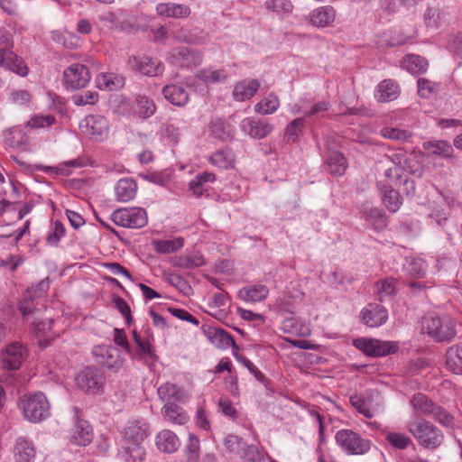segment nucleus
<instances>
[{"label":"nucleus","mask_w":462,"mask_h":462,"mask_svg":"<svg viewBox=\"0 0 462 462\" xmlns=\"http://www.w3.org/2000/svg\"><path fill=\"white\" fill-rule=\"evenodd\" d=\"M406 429L426 449L434 450L443 444V432L430 421L422 418L410 420L406 423Z\"/></svg>","instance_id":"1"},{"label":"nucleus","mask_w":462,"mask_h":462,"mask_svg":"<svg viewBox=\"0 0 462 462\" xmlns=\"http://www.w3.org/2000/svg\"><path fill=\"white\" fill-rule=\"evenodd\" d=\"M19 407L23 411L24 418L33 423L44 420L51 414L50 402L41 392L21 397Z\"/></svg>","instance_id":"2"},{"label":"nucleus","mask_w":462,"mask_h":462,"mask_svg":"<svg viewBox=\"0 0 462 462\" xmlns=\"http://www.w3.org/2000/svg\"><path fill=\"white\" fill-rule=\"evenodd\" d=\"M422 330L439 342L449 341L456 336L455 324L448 317L428 314L422 319Z\"/></svg>","instance_id":"3"},{"label":"nucleus","mask_w":462,"mask_h":462,"mask_svg":"<svg viewBox=\"0 0 462 462\" xmlns=\"http://www.w3.org/2000/svg\"><path fill=\"white\" fill-rule=\"evenodd\" d=\"M336 442L347 455H364L370 450L371 442L351 430H340L336 433Z\"/></svg>","instance_id":"4"},{"label":"nucleus","mask_w":462,"mask_h":462,"mask_svg":"<svg viewBox=\"0 0 462 462\" xmlns=\"http://www.w3.org/2000/svg\"><path fill=\"white\" fill-rule=\"evenodd\" d=\"M110 218L116 226L125 228H142L147 224V213L142 208L116 209Z\"/></svg>","instance_id":"5"},{"label":"nucleus","mask_w":462,"mask_h":462,"mask_svg":"<svg viewBox=\"0 0 462 462\" xmlns=\"http://www.w3.org/2000/svg\"><path fill=\"white\" fill-rule=\"evenodd\" d=\"M97 363L113 373L118 372L125 362L122 352L113 346H97L93 349Z\"/></svg>","instance_id":"6"},{"label":"nucleus","mask_w":462,"mask_h":462,"mask_svg":"<svg viewBox=\"0 0 462 462\" xmlns=\"http://www.w3.org/2000/svg\"><path fill=\"white\" fill-rule=\"evenodd\" d=\"M76 383L79 388L88 393H98L103 390L105 376L98 368L87 366L79 372Z\"/></svg>","instance_id":"7"},{"label":"nucleus","mask_w":462,"mask_h":462,"mask_svg":"<svg viewBox=\"0 0 462 462\" xmlns=\"http://www.w3.org/2000/svg\"><path fill=\"white\" fill-rule=\"evenodd\" d=\"M91 75L87 66L75 63L63 72V84L68 90L84 88L89 83Z\"/></svg>","instance_id":"8"},{"label":"nucleus","mask_w":462,"mask_h":462,"mask_svg":"<svg viewBox=\"0 0 462 462\" xmlns=\"http://www.w3.org/2000/svg\"><path fill=\"white\" fill-rule=\"evenodd\" d=\"M127 64L133 71L149 77L161 75L164 70L161 61L145 55L132 56L128 59Z\"/></svg>","instance_id":"9"},{"label":"nucleus","mask_w":462,"mask_h":462,"mask_svg":"<svg viewBox=\"0 0 462 462\" xmlns=\"http://www.w3.org/2000/svg\"><path fill=\"white\" fill-rule=\"evenodd\" d=\"M361 321L369 328H378L388 320V310L381 304L372 302L360 312Z\"/></svg>","instance_id":"10"},{"label":"nucleus","mask_w":462,"mask_h":462,"mask_svg":"<svg viewBox=\"0 0 462 462\" xmlns=\"http://www.w3.org/2000/svg\"><path fill=\"white\" fill-rule=\"evenodd\" d=\"M170 62L182 68H191L200 65L201 54L194 50L181 46L172 49L168 57Z\"/></svg>","instance_id":"11"},{"label":"nucleus","mask_w":462,"mask_h":462,"mask_svg":"<svg viewBox=\"0 0 462 462\" xmlns=\"http://www.w3.org/2000/svg\"><path fill=\"white\" fill-rule=\"evenodd\" d=\"M242 130L251 137L262 139L267 136L273 129V126L264 119L245 118L240 125Z\"/></svg>","instance_id":"12"},{"label":"nucleus","mask_w":462,"mask_h":462,"mask_svg":"<svg viewBox=\"0 0 462 462\" xmlns=\"http://www.w3.org/2000/svg\"><path fill=\"white\" fill-rule=\"evenodd\" d=\"M3 366L5 369L16 370L25 358V351L19 343L10 344L2 354Z\"/></svg>","instance_id":"13"},{"label":"nucleus","mask_w":462,"mask_h":462,"mask_svg":"<svg viewBox=\"0 0 462 462\" xmlns=\"http://www.w3.org/2000/svg\"><path fill=\"white\" fill-rule=\"evenodd\" d=\"M155 11L159 16L174 19L187 18L190 14V8L188 5L172 2L159 3Z\"/></svg>","instance_id":"14"},{"label":"nucleus","mask_w":462,"mask_h":462,"mask_svg":"<svg viewBox=\"0 0 462 462\" xmlns=\"http://www.w3.org/2000/svg\"><path fill=\"white\" fill-rule=\"evenodd\" d=\"M205 334L207 337L219 348L226 349L232 346L233 350L237 351L239 349L233 337L223 328L208 327V329L205 330Z\"/></svg>","instance_id":"15"},{"label":"nucleus","mask_w":462,"mask_h":462,"mask_svg":"<svg viewBox=\"0 0 462 462\" xmlns=\"http://www.w3.org/2000/svg\"><path fill=\"white\" fill-rule=\"evenodd\" d=\"M36 457V450L32 441L20 437L16 439L14 448V457L15 462H33Z\"/></svg>","instance_id":"16"},{"label":"nucleus","mask_w":462,"mask_h":462,"mask_svg":"<svg viewBox=\"0 0 462 462\" xmlns=\"http://www.w3.org/2000/svg\"><path fill=\"white\" fill-rule=\"evenodd\" d=\"M93 439V431L90 424L84 420H78L74 428L69 441L78 446H86L91 442Z\"/></svg>","instance_id":"17"},{"label":"nucleus","mask_w":462,"mask_h":462,"mask_svg":"<svg viewBox=\"0 0 462 462\" xmlns=\"http://www.w3.org/2000/svg\"><path fill=\"white\" fill-rule=\"evenodd\" d=\"M137 193V184L132 178L120 179L115 185L116 199L119 202L134 199Z\"/></svg>","instance_id":"18"},{"label":"nucleus","mask_w":462,"mask_h":462,"mask_svg":"<svg viewBox=\"0 0 462 462\" xmlns=\"http://www.w3.org/2000/svg\"><path fill=\"white\" fill-rule=\"evenodd\" d=\"M149 425L143 420H136L128 423L125 430L126 441L132 444L142 443L148 436Z\"/></svg>","instance_id":"19"},{"label":"nucleus","mask_w":462,"mask_h":462,"mask_svg":"<svg viewBox=\"0 0 462 462\" xmlns=\"http://www.w3.org/2000/svg\"><path fill=\"white\" fill-rule=\"evenodd\" d=\"M260 83L257 79H245L237 82L233 90V97L241 102L251 98L258 90Z\"/></svg>","instance_id":"20"},{"label":"nucleus","mask_w":462,"mask_h":462,"mask_svg":"<svg viewBox=\"0 0 462 462\" xmlns=\"http://www.w3.org/2000/svg\"><path fill=\"white\" fill-rule=\"evenodd\" d=\"M336 18V11L330 5H325L314 9L310 14V22L316 27H327L331 25Z\"/></svg>","instance_id":"21"},{"label":"nucleus","mask_w":462,"mask_h":462,"mask_svg":"<svg viewBox=\"0 0 462 462\" xmlns=\"http://www.w3.org/2000/svg\"><path fill=\"white\" fill-rule=\"evenodd\" d=\"M327 166L329 174L340 177L346 172L347 161L340 152L329 150L327 154Z\"/></svg>","instance_id":"22"},{"label":"nucleus","mask_w":462,"mask_h":462,"mask_svg":"<svg viewBox=\"0 0 462 462\" xmlns=\"http://www.w3.org/2000/svg\"><path fill=\"white\" fill-rule=\"evenodd\" d=\"M269 289L263 284H254L243 287L238 291V297L245 302H259L267 298Z\"/></svg>","instance_id":"23"},{"label":"nucleus","mask_w":462,"mask_h":462,"mask_svg":"<svg viewBox=\"0 0 462 462\" xmlns=\"http://www.w3.org/2000/svg\"><path fill=\"white\" fill-rule=\"evenodd\" d=\"M88 134L96 140H103L108 132V121L102 116H91L86 119Z\"/></svg>","instance_id":"24"},{"label":"nucleus","mask_w":462,"mask_h":462,"mask_svg":"<svg viewBox=\"0 0 462 462\" xmlns=\"http://www.w3.org/2000/svg\"><path fill=\"white\" fill-rule=\"evenodd\" d=\"M162 94L171 104L177 106H183L189 101V94L181 86L167 85L162 88Z\"/></svg>","instance_id":"25"},{"label":"nucleus","mask_w":462,"mask_h":462,"mask_svg":"<svg viewBox=\"0 0 462 462\" xmlns=\"http://www.w3.org/2000/svg\"><path fill=\"white\" fill-rule=\"evenodd\" d=\"M400 95V88L393 79H384L378 86L375 97L380 102H390Z\"/></svg>","instance_id":"26"},{"label":"nucleus","mask_w":462,"mask_h":462,"mask_svg":"<svg viewBox=\"0 0 462 462\" xmlns=\"http://www.w3.org/2000/svg\"><path fill=\"white\" fill-rule=\"evenodd\" d=\"M210 136L220 141H230L234 138L232 126L220 118L213 119L209 124Z\"/></svg>","instance_id":"27"},{"label":"nucleus","mask_w":462,"mask_h":462,"mask_svg":"<svg viewBox=\"0 0 462 462\" xmlns=\"http://www.w3.org/2000/svg\"><path fill=\"white\" fill-rule=\"evenodd\" d=\"M156 446L164 453H173L180 447V440L174 432L164 430L156 436Z\"/></svg>","instance_id":"28"},{"label":"nucleus","mask_w":462,"mask_h":462,"mask_svg":"<svg viewBox=\"0 0 462 462\" xmlns=\"http://www.w3.org/2000/svg\"><path fill=\"white\" fill-rule=\"evenodd\" d=\"M361 213L366 221L371 223L376 231H381L386 227V217L379 208L370 207L368 204L363 205Z\"/></svg>","instance_id":"29"},{"label":"nucleus","mask_w":462,"mask_h":462,"mask_svg":"<svg viewBox=\"0 0 462 462\" xmlns=\"http://www.w3.org/2000/svg\"><path fill=\"white\" fill-rule=\"evenodd\" d=\"M162 414L166 420L179 425L185 424L189 419L187 413L175 402L165 403Z\"/></svg>","instance_id":"30"},{"label":"nucleus","mask_w":462,"mask_h":462,"mask_svg":"<svg viewBox=\"0 0 462 462\" xmlns=\"http://www.w3.org/2000/svg\"><path fill=\"white\" fill-rule=\"evenodd\" d=\"M215 175L209 172H203L197 175L189 182V190L192 191L197 197L202 196L208 192L210 188V183L214 182Z\"/></svg>","instance_id":"31"},{"label":"nucleus","mask_w":462,"mask_h":462,"mask_svg":"<svg viewBox=\"0 0 462 462\" xmlns=\"http://www.w3.org/2000/svg\"><path fill=\"white\" fill-rule=\"evenodd\" d=\"M446 365L452 373L462 374V343L448 348L447 351Z\"/></svg>","instance_id":"32"},{"label":"nucleus","mask_w":462,"mask_h":462,"mask_svg":"<svg viewBox=\"0 0 462 462\" xmlns=\"http://www.w3.org/2000/svg\"><path fill=\"white\" fill-rule=\"evenodd\" d=\"M423 148L428 151L429 153L444 158L451 157L454 152L452 145L448 141L444 140L425 142L423 143Z\"/></svg>","instance_id":"33"},{"label":"nucleus","mask_w":462,"mask_h":462,"mask_svg":"<svg viewBox=\"0 0 462 462\" xmlns=\"http://www.w3.org/2000/svg\"><path fill=\"white\" fill-rule=\"evenodd\" d=\"M5 143L13 148H22L27 145L29 137L19 128L6 130L4 134Z\"/></svg>","instance_id":"34"},{"label":"nucleus","mask_w":462,"mask_h":462,"mask_svg":"<svg viewBox=\"0 0 462 462\" xmlns=\"http://www.w3.org/2000/svg\"><path fill=\"white\" fill-rule=\"evenodd\" d=\"M411 404L413 410L418 414L427 415L433 412L434 408H436V404L430 400L425 394L418 393L413 395L411 400Z\"/></svg>","instance_id":"35"},{"label":"nucleus","mask_w":462,"mask_h":462,"mask_svg":"<svg viewBox=\"0 0 462 462\" xmlns=\"http://www.w3.org/2000/svg\"><path fill=\"white\" fill-rule=\"evenodd\" d=\"M97 84L100 89L111 91L124 87L125 79L114 73H105L97 76Z\"/></svg>","instance_id":"36"},{"label":"nucleus","mask_w":462,"mask_h":462,"mask_svg":"<svg viewBox=\"0 0 462 462\" xmlns=\"http://www.w3.org/2000/svg\"><path fill=\"white\" fill-rule=\"evenodd\" d=\"M134 113L140 118H149L156 111V106L154 102L147 97L146 96H138L134 101Z\"/></svg>","instance_id":"37"},{"label":"nucleus","mask_w":462,"mask_h":462,"mask_svg":"<svg viewBox=\"0 0 462 462\" xmlns=\"http://www.w3.org/2000/svg\"><path fill=\"white\" fill-rule=\"evenodd\" d=\"M349 402L364 417L372 419L374 416V411L370 408L371 398L363 394H354L350 396Z\"/></svg>","instance_id":"38"},{"label":"nucleus","mask_w":462,"mask_h":462,"mask_svg":"<svg viewBox=\"0 0 462 462\" xmlns=\"http://www.w3.org/2000/svg\"><path fill=\"white\" fill-rule=\"evenodd\" d=\"M374 293L380 301L393 297L396 293L395 280L393 278H386L378 281L374 284Z\"/></svg>","instance_id":"39"},{"label":"nucleus","mask_w":462,"mask_h":462,"mask_svg":"<svg viewBox=\"0 0 462 462\" xmlns=\"http://www.w3.org/2000/svg\"><path fill=\"white\" fill-rule=\"evenodd\" d=\"M152 245L154 250L160 254H171L183 247L184 240L182 237H176L171 240L154 239L152 241Z\"/></svg>","instance_id":"40"},{"label":"nucleus","mask_w":462,"mask_h":462,"mask_svg":"<svg viewBox=\"0 0 462 462\" xmlns=\"http://www.w3.org/2000/svg\"><path fill=\"white\" fill-rule=\"evenodd\" d=\"M209 162L211 164L220 169L226 170L233 167L235 159L234 154L230 149H223L214 152L210 156Z\"/></svg>","instance_id":"41"},{"label":"nucleus","mask_w":462,"mask_h":462,"mask_svg":"<svg viewBox=\"0 0 462 462\" xmlns=\"http://www.w3.org/2000/svg\"><path fill=\"white\" fill-rule=\"evenodd\" d=\"M109 106L115 113L119 115H130L133 110V106L130 100L120 94L112 95L109 98Z\"/></svg>","instance_id":"42"},{"label":"nucleus","mask_w":462,"mask_h":462,"mask_svg":"<svg viewBox=\"0 0 462 462\" xmlns=\"http://www.w3.org/2000/svg\"><path fill=\"white\" fill-rule=\"evenodd\" d=\"M53 323L52 319H49L48 321H39L33 322L32 324V332L39 338V346L42 349L46 348L50 346L51 341L49 338H45L48 336V333L51 331V326Z\"/></svg>","instance_id":"43"},{"label":"nucleus","mask_w":462,"mask_h":462,"mask_svg":"<svg viewBox=\"0 0 462 462\" xmlns=\"http://www.w3.org/2000/svg\"><path fill=\"white\" fill-rule=\"evenodd\" d=\"M243 462H266L269 456L256 445H245L241 453Z\"/></svg>","instance_id":"44"},{"label":"nucleus","mask_w":462,"mask_h":462,"mask_svg":"<svg viewBox=\"0 0 462 462\" xmlns=\"http://www.w3.org/2000/svg\"><path fill=\"white\" fill-rule=\"evenodd\" d=\"M403 66L411 73L420 74L427 70L428 61L423 57L415 54H410L406 56Z\"/></svg>","instance_id":"45"},{"label":"nucleus","mask_w":462,"mask_h":462,"mask_svg":"<svg viewBox=\"0 0 462 462\" xmlns=\"http://www.w3.org/2000/svg\"><path fill=\"white\" fill-rule=\"evenodd\" d=\"M403 268L409 275L420 278L426 273L427 264L421 258L410 257L406 258Z\"/></svg>","instance_id":"46"},{"label":"nucleus","mask_w":462,"mask_h":462,"mask_svg":"<svg viewBox=\"0 0 462 462\" xmlns=\"http://www.w3.org/2000/svg\"><path fill=\"white\" fill-rule=\"evenodd\" d=\"M157 393L165 403L175 402L181 398L180 389L175 384L169 383L161 385L157 390Z\"/></svg>","instance_id":"47"},{"label":"nucleus","mask_w":462,"mask_h":462,"mask_svg":"<svg viewBox=\"0 0 462 462\" xmlns=\"http://www.w3.org/2000/svg\"><path fill=\"white\" fill-rule=\"evenodd\" d=\"M280 106L278 97L270 94L255 105V112L262 115H269L275 112Z\"/></svg>","instance_id":"48"},{"label":"nucleus","mask_w":462,"mask_h":462,"mask_svg":"<svg viewBox=\"0 0 462 462\" xmlns=\"http://www.w3.org/2000/svg\"><path fill=\"white\" fill-rule=\"evenodd\" d=\"M383 200L388 210L392 212H396L402 204L399 192L391 187L384 189Z\"/></svg>","instance_id":"49"},{"label":"nucleus","mask_w":462,"mask_h":462,"mask_svg":"<svg viewBox=\"0 0 462 462\" xmlns=\"http://www.w3.org/2000/svg\"><path fill=\"white\" fill-rule=\"evenodd\" d=\"M305 120L296 118L292 120L285 128L284 138L287 142L295 143L304 128Z\"/></svg>","instance_id":"50"},{"label":"nucleus","mask_w":462,"mask_h":462,"mask_svg":"<svg viewBox=\"0 0 462 462\" xmlns=\"http://www.w3.org/2000/svg\"><path fill=\"white\" fill-rule=\"evenodd\" d=\"M5 69L24 77L28 74V68L22 58L14 54L12 51L9 53Z\"/></svg>","instance_id":"51"},{"label":"nucleus","mask_w":462,"mask_h":462,"mask_svg":"<svg viewBox=\"0 0 462 462\" xmlns=\"http://www.w3.org/2000/svg\"><path fill=\"white\" fill-rule=\"evenodd\" d=\"M197 77L207 84L221 82L226 79V75L223 69H201L197 72Z\"/></svg>","instance_id":"52"},{"label":"nucleus","mask_w":462,"mask_h":462,"mask_svg":"<svg viewBox=\"0 0 462 462\" xmlns=\"http://www.w3.org/2000/svg\"><path fill=\"white\" fill-rule=\"evenodd\" d=\"M142 443H129L125 448L126 462H143L145 457V450L141 445Z\"/></svg>","instance_id":"53"},{"label":"nucleus","mask_w":462,"mask_h":462,"mask_svg":"<svg viewBox=\"0 0 462 462\" xmlns=\"http://www.w3.org/2000/svg\"><path fill=\"white\" fill-rule=\"evenodd\" d=\"M386 440L395 448L405 449L412 444L411 439L404 433L389 432Z\"/></svg>","instance_id":"54"},{"label":"nucleus","mask_w":462,"mask_h":462,"mask_svg":"<svg viewBox=\"0 0 462 462\" xmlns=\"http://www.w3.org/2000/svg\"><path fill=\"white\" fill-rule=\"evenodd\" d=\"M381 135L387 139L403 142L408 141L411 137V134L410 132L396 127L382 128Z\"/></svg>","instance_id":"55"},{"label":"nucleus","mask_w":462,"mask_h":462,"mask_svg":"<svg viewBox=\"0 0 462 462\" xmlns=\"http://www.w3.org/2000/svg\"><path fill=\"white\" fill-rule=\"evenodd\" d=\"M167 282L177 288L184 295H189L192 291L191 286L189 282L180 274L169 273L166 278Z\"/></svg>","instance_id":"56"},{"label":"nucleus","mask_w":462,"mask_h":462,"mask_svg":"<svg viewBox=\"0 0 462 462\" xmlns=\"http://www.w3.org/2000/svg\"><path fill=\"white\" fill-rule=\"evenodd\" d=\"M431 416L446 428L452 429L454 427V417L440 406L437 405L436 408H434Z\"/></svg>","instance_id":"57"},{"label":"nucleus","mask_w":462,"mask_h":462,"mask_svg":"<svg viewBox=\"0 0 462 462\" xmlns=\"http://www.w3.org/2000/svg\"><path fill=\"white\" fill-rule=\"evenodd\" d=\"M265 6L269 10L282 14H291L293 9L290 0H267Z\"/></svg>","instance_id":"58"},{"label":"nucleus","mask_w":462,"mask_h":462,"mask_svg":"<svg viewBox=\"0 0 462 462\" xmlns=\"http://www.w3.org/2000/svg\"><path fill=\"white\" fill-rule=\"evenodd\" d=\"M55 123V117L51 115H37L32 116L28 122L27 126L32 129L45 128Z\"/></svg>","instance_id":"59"},{"label":"nucleus","mask_w":462,"mask_h":462,"mask_svg":"<svg viewBox=\"0 0 462 462\" xmlns=\"http://www.w3.org/2000/svg\"><path fill=\"white\" fill-rule=\"evenodd\" d=\"M136 345L138 349L135 352V355L138 356L139 358H149L151 361H154L156 359L157 356L152 349V346L148 338H142Z\"/></svg>","instance_id":"60"},{"label":"nucleus","mask_w":462,"mask_h":462,"mask_svg":"<svg viewBox=\"0 0 462 462\" xmlns=\"http://www.w3.org/2000/svg\"><path fill=\"white\" fill-rule=\"evenodd\" d=\"M188 462H199V440L190 436L185 448Z\"/></svg>","instance_id":"61"},{"label":"nucleus","mask_w":462,"mask_h":462,"mask_svg":"<svg viewBox=\"0 0 462 462\" xmlns=\"http://www.w3.org/2000/svg\"><path fill=\"white\" fill-rule=\"evenodd\" d=\"M353 345L357 349L364 352L365 355L371 356H375L376 346L374 344V339L361 337V338L355 339L353 342Z\"/></svg>","instance_id":"62"},{"label":"nucleus","mask_w":462,"mask_h":462,"mask_svg":"<svg viewBox=\"0 0 462 462\" xmlns=\"http://www.w3.org/2000/svg\"><path fill=\"white\" fill-rule=\"evenodd\" d=\"M98 100V94L95 91H86L72 97L76 106L94 105Z\"/></svg>","instance_id":"63"},{"label":"nucleus","mask_w":462,"mask_h":462,"mask_svg":"<svg viewBox=\"0 0 462 462\" xmlns=\"http://www.w3.org/2000/svg\"><path fill=\"white\" fill-rule=\"evenodd\" d=\"M443 17V13L437 8H428L424 14L425 23L430 27H438Z\"/></svg>","instance_id":"64"}]
</instances>
